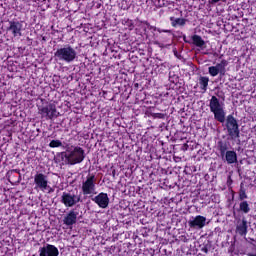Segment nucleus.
Masks as SVG:
<instances>
[{
  "mask_svg": "<svg viewBox=\"0 0 256 256\" xmlns=\"http://www.w3.org/2000/svg\"><path fill=\"white\" fill-rule=\"evenodd\" d=\"M81 195L71 194V192H63L61 196V203L66 207H75L77 203H82Z\"/></svg>",
  "mask_w": 256,
  "mask_h": 256,
  "instance_id": "obj_6",
  "label": "nucleus"
},
{
  "mask_svg": "<svg viewBox=\"0 0 256 256\" xmlns=\"http://www.w3.org/2000/svg\"><path fill=\"white\" fill-rule=\"evenodd\" d=\"M77 215H79V212L75 211V209L70 210L63 219L64 225H67V227L75 225V223H77Z\"/></svg>",
  "mask_w": 256,
  "mask_h": 256,
  "instance_id": "obj_14",
  "label": "nucleus"
},
{
  "mask_svg": "<svg viewBox=\"0 0 256 256\" xmlns=\"http://www.w3.org/2000/svg\"><path fill=\"white\" fill-rule=\"evenodd\" d=\"M49 147H51V149L63 147V142H61V140H51L49 143Z\"/></svg>",
  "mask_w": 256,
  "mask_h": 256,
  "instance_id": "obj_24",
  "label": "nucleus"
},
{
  "mask_svg": "<svg viewBox=\"0 0 256 256\" xmlns=\"http://www.w3.org/2000/svg\"><path fill=\"white\" fill-rule=\"evenodd\" d=\"M205 223H207V218L202 215H198L188 222L191 229H203V227H205Z\"/></svg>",
  "mask_w": 256,
  "mask_h": 256,
  "instance_id": "obj_12",
  "label": "nucleus"
},
{
  "mask_svg": "<svg viewBox=\"0 0 256 256\" xmlns=\"http://www.w3.org/2000/svg\"><path fill=\"white\" fill-rule=\"evenodd\" d=\"M112 175H113V177H115V170L112 171Z\"/></svg>",
  "mask_w": 256,
  "mask_h": 256,
  "instance_id": "obj_33",
  "label": "nucleus"
},
{
  "mask_svg": "<svg viewBox=\"0 0 256 256\" xmlns=\"http://www.w3.org/2000/svg\"><path fill=\"white\" fill-rule=\"evenodd\" d=\"M247 229H249V226L247 225V220L242 219V221L238 222L236 226V233L240 235V237H246Z\"/></svg>",
  "mask_w": 256,
  "mask_h": 256,
  "instance_id": "obj_15",
  "label": "nucleus"
},
{
  "mask_svg": "<svg viewBox=\"0 0 256 256\" xmlns=\"http://www.w3.org/2000/svg\"><path fill=\"white\" fill-rule=\"evenodd\" d=\"M97 178L95 174H88L86 180L82 182L83 195H93L97 189Z\"/></svg>",
  "mask_w": 256,
  "mask_h": 256,
  "instance_id": "obj_5",
  "label": "nucleus"
},
{
  "mask_svg": "<svg viewBox=\"0 0 256 256\" xmlns=\"http://www.w3.org/2000/svg\"><path fill=\"white\" fill-rule=\"evenodd\" d=\"M56 61H63L64 63H73L77 59V51L73 46L66 44L63 47L58 48L54 52Z\"/></svg>",
  "mask_w": 256,
  "mask_h": 256,
  "instance_id": "obj_3",
  "label": "nucleus"
},
{
  "mask_svg": "<svg viewBox=\"0 0 256 256\" xmlns=\"http://www.w3.org/2000/svg\"><path fill=\"white\" fill-rule=\"evenodd\" d=\"M34 185H35V189H40V191H45L49 185V181L47 180V175L43 173H37L34 176Z\"/></svg>",
  "mask_w": 256,
  "mask_h": 256,
  "instance_id": "obj_8",
  "label": "nucleus"
},
{
  "mask_svg": "<svg viewBox=\"0 0 256 256\" xmlns=\"http://www.w3.org/2000/svg\"><path fill=\"white\" fill-rule=\"evenodd\" d=\"M40 115L42 117H46V119H55V117H58L57 115V106L53 103H49L45 106H42L40 109Z\"/></svg>",
  "mask_w": 256,
  "mask_h": 256,
  "instance_id": "obj_7",
  "label": "nucleus"
},
{
  "mask_svg": "<svg viewBox=\"0 0 256 256\" xmlns=\"http://www.w3.org/2000/svg\"><path fill=\"white\" fill-rule=\"evenodd\" d=\"M226 184L231 193V198L228 199V203H233V201H235V190H233V178H231V176L227 177Z\"/></svg>",
  "mask_w": 256,
  "mask_h": 256,
  "instance_id": "obj_18",
  "label": "nucleus"
},
{
  "mask_svg": "<svg viewBox=\"0 0 256 256\" xmlns=\"http://www.w3.org/2000/svg\"><path fill=\"white\" fill-rule=\"evenodd\" d=\"M65 159L69 165H79V163L85 161V150L82 147L75 146L69 154L65 155Z\"/></svg>",
  "mask_w": 256,
  "mask_h": 256,
  "instance_id": "obj_4",
  "label": "nucleus"
},
{
  "mask_svg": "<svg viewBox=\"0 0 256 256\" xmlns=\"http://www.w3.org/2000/svg\"><path fill=\"white\" fill-rule=\"evenodd\" d=\"M219 1H222V0H211V3H219Z\"/></svg>",
  "mask_w": 256,
  "mask_h": 256,
  "instance_id": "obj_31",
  "label": "nucleus"
},
{
  "mask_svg": "<svg viewBox=\"0 0 256 256\" xmlns=\"http://www.w3.org/2000/svg\"><path fill=\"white\" fill-rule=\"evenodd\" d=\"M237 211L238 213L248 215V213H251V204L247 200H240L239 208L237 209Z\"/></svg>",
  "mask_w": 256,
  "mask_h": 256,
  "instance_id": "obj_16",
  "label": "nucleus"
},
{
  "mask_svg": "<svg viewBox=\"0 0 256 256\" xmlns=\"http://www.w3.org/2000/svg\"><path fill=\"white\" fill-rule=\"evenodd\" d=\"M120 9H122V11H129V9H131V2L129 0H122L120 2Z\"/></svg>",
  "mask_w": 256,
  "mask_h": 256,
  "instance_id": "obj_23",
  "label": "nucleus"
},
{
  "mask_svg": "<svg viewBox=\"0 0 256 256\" xmlns=\"http://www.w3.org/2000/svg\"><path fill=\"white\" fill-rule=\"evenodd\" d=\"M6 31L11 33L13 37H21L23 34V24L19 21H9V27H7Z\"/></svg>",
  "mask_w": 256,
  "mask_h": 256,
  "instance_id": "obj_9",
  "label": "nucleus"
},
{
  "mask_svg": "<svg viewBox=\"0 0 256 256\" xmlns=\"http://www.w3.org/2000/svg\"><path fill=\"white\" fill-rule=\"evenodd\" d=\"M233 215H235V211H233Z\"/></svg>",
  "mask_w": 256,
  "mask_h": 256,
  "instance_id": "obj_35",
  "label": "nucleus"
},
{
  "mask_svg": "<svg viewBox=\"0 0 256 256\" xmlns=\"http://www.w3.org/2000/svg\"><path fill=\"white\" fill-rule=\"evenodd\" d=\"M6 177L9 183H11V185H17V183H21V170L19 169L9 170L6 174Z\"/></svg>",
  "mask_w": 256,
  "mask_h": 256,
  "instance_id": "obj_13",
  "label": "nucleus"
},
{
  "mask_svg": "<svg viewBox=\"0 0 256 256\" xmlns=\"http://www.w3.org/2000/svg\"><path fill=\"white\" fill-rule=\"evenodd\" d=\"M183 39H184L185 43H187V36H184Z\"/></svg>",
  "mask_w": 256,
  "mask_h": 256,
  "instance_id": "obj_32",
  "label": "nucleus"
},
{
  "mask_svg": "<svg viewBox=\"0 0 256 256\" xmlns=\"http://www.w3.org/2000/svg\"><path fill=\"white\" fill-rule=\"evenodd\" d=\"M209 107L211 113L214 115V119L219 123H225V127L227 129L228 136L230 137L231 141H239L241 142V130H239V123L237 122V118L230 114L225 119V107L223 103L217 98V96H212L209 102Z\"/></svg>",
  "mask_w": 256,
  "mask_h": 256,
  "instance_id": "obj_1",
  "label": "nucleus"
},
{
  "mask_svg": "<svg viewBox=\"0 0 256 256\" xmlns=\"http://www.w3.org/2000/svg\"><path fill=\"white\" fill-rule=\"evenodd\" d=\"M202 253H209V248L207 246H203L201 248Z\"/></svg>",
  "mask_w": 256,
  "mask_h": 256,
  "instance_id": "obj_30",
  "label": "nucleus"
},
{
  "mask_svg": "<svg viewBox=\"0 0 256 256\" xmlns=\"http://www.w3.org/2000/svg\"><path fill=\"white\" fill-rule=\"evenodd\" d=\"M92 201L100 207V209H107L109 207V195L105 192H101L92 198Z\"/></svg>",
  "mask_w": 256,
  "mask_h": 256,
  "instance_id": "obj_10",
  "label": "nucleus"
},
{
  "mask_svg": "<svg viewBox=\"0 0 256 256\" xmlns=\"http://www.w3.org/2000/svg\"><path fill=\"white\" fill-rule=\"evenodd\" d=\"M152 117L154 119H165V114H163V113H154V114H152Z\"/></svg>",
  "mask_w": 256,
  "mask_h": 256,
  "instance_id": "obj_27",
  "label": "nucleus"
},
{
  "mask_svg": "<svg viewBox=\"0 0 256 256\" xmlns=\"http://www.w3.org/2000/svg\"><path fill=\"white\" fill-rule=\"evenodd\" d=\"M125 26L128 27L129 31H133L135 29V24L133 23V20L127 19L124 23Z\"/></svg>",
  "mask_w": 256,
  "mask_h": 256,
  "instance_id": "obj_26",
  "label": "nucleus"
},
{
  "mask_svg": "<svg viewBox=\"0 0 256 256\" xmlns=\"http://www.w3.org/2000/svg\"><path fill=\"white\" fill-rule=\"evenodd\" d=\"M192 45H195V47H204L205 46V40L197 34H194L192 37Z\"/></svg>",
  "mask_w": 256,
  "mask_h": 256,
  "instance_id": "obj_20",
  "label": "nucleus"
},
{
  "mask_svg": "<svg viewBox=\"0 0 256 256\" xmlns=\"http://www.w3.org/2000/svg\"><path fill=\"white\" fill-rule=\"evenodd\" d=\"M199 85H200L201 91H203V93H205L207 91V87H209V77L200 76Z\"/></svg>",
  "mask_w": 256,
  "mask_h": 256,
  "instance_id": "obj_21",
  "label": "nucleus"
},
{
  "mask_svg": "<svg viewBox=\"0 0 256 256\" xmlns=\"http://www.w3.org/2000/svg\"><path fill=\"white\" fill-rule=\"evenodd\" d=\"M229 147H231V144L225 140H219L216 145L222 161H226L228 165H233V163H237V152L235 150H229Z\"/></svg>",
  "mask_w": 256,
  "mask_h": 256,
  "instance_id": "obj_2",
  "label": "nucleus"
},
{
  "mask_svg": "<svg viewBox=\"0 0 256 256\" xmlns=\"http://www.w3.org/2000/svg\"><path fill=\"white\" fill-rule=\"evenodd\" d=\"M171 25L172 27H185L187 24V19L185 18H175V17H170Z\"/></svg>",
  "mask_w": 256,
  "mask_h": 256,
  "instance_id": "obj_17",
  "label": "nucleus"
},
{
  "mask_svg": "<svg viewBox=\"0 0 256 256\" xmlns=\"http://www.w3.org/2000/svg\"><path fill=\"white\" fill-rule=\"evenodd\" d=\"M39 256H59V248L53 244H46L39 248Z\"/></svg>",
  "mask_w": 256,
  "mask_h": 256,
  "instance_id": "obj_11",
  "label": "nucleus"
},
{
  "mask_svg": "<svg viewBox=\"0 0 256 256\" xmlns=\"http://www.w3.org/2000/svg\"><path fill=\"white\" fill-rule=\"evenodd\" d=\"M248 256H256V254H251V253H249Z\"/></svg>",
  "mask_w": 256,
  "mask_h": 256,
  "instance_id": "obj_34",
  "label": "nucleus"
},
{
  "mask_svg": "<svg viewBox=\"0 0 256 256\" xmlns=\"http://www.w3.org/2000/svg\"><path fill=\"white\" fill-rule=\"evenodd\" d=\"M246 199H249L247 188H245V184L241 183L238 190V201H246Z\"/></svg>",
  "mask_w": 256,
  "mask_h": 256,
  "instance_id": "obj_19",
  "label": "nucleus"
},
{
  "mask_svg": "<svg viewBox=\"0 0 256 256\" xmlns=\"http://www.w3.org/2000/svg\"><path fill=\"white\" fill-rule=\"evenodd\" d=\"M157 32L158 33H170L171 34V30H165V29H161V28H158Z\"/></svg>",
  "mask_w": 256,
  "mask_h": 256,
  "instance_id": "obj_29",
  "label": "nucleus"
},
{
  "mask_svg": "<svg viewBox=\"0 0 256 256\" xmlns=\"http://www.w3.org/2000/svg\"><path fill=\"white\" fill-rule=\"evenodd\" d=\"M227 65H229V62L225 59L221 60L220 63L216 64V68L218 69V72L220 73V75H225L226 70L225 67H227Z\"/></svg>",
  "mask_w": 256,
  "mask_h": 256,
  "instance_id": "obj_22",
  "label": "nucleus"
},
{
  "mask_svg": "<svg viewBox=\"0 0 256 256\" xmlns=\"http://www.w3.org/2000/svg\"><path fill=\"white\" fill-rule=\"evenodd\" d=\"M144 25H147L149 27V29L152 31H157V29H159L155 26H151V24H149L147 21L144 22Z\"/></svg>",
  "mask_w": 256,
  "mask_h": 256,
  "instance_id": "obj_28",
  "label": "nucleus"
},
{
  "mask_svg": "<svg viewBox=\"0 0 256 256\" xmlns=\"http://www.w3.org/2000/svg\"><path fill=\"white\" fill-rule=\"evenodd\" d=\"M208 73L209 75H211V77H217L218 73L220 72H219V69L216 68L215 66H210L208 68Z\"/></svg>",
  "mask_w": 256,
  "mask_h": 256,
  "instance_id": "obj_25",
  "label": "nucleus"
}]
</instances>
